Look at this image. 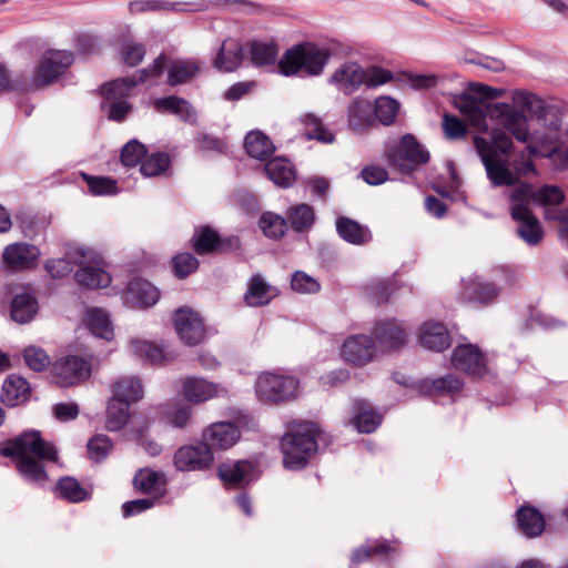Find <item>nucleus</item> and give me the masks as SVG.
Wrapping results in <instances>:
<instances>
[{"label":"nucleus","mask_w":568,"mask_h":568,"mask_svg":"<svg viewBox=\"0 0 568 568\" xmlns=\"http://www.w3.org/2000/svg\"><path fill=\"white\" fill-rule=\"evenodd\" d=\"M3 456L14 457L21 476L29 483L42 485L47 480L43 462H55V447L42 439L37 430H28L0 449Z\"/></svg>","instance_id":"1"},{"label":"nucleus","mask_w":568,"mask_h":568,"mask_svg":"<svg viewBox=\"0 0 568 568\" xmlns=\"http://www.w3.org/2000/svg\"><path fill=\"white\" fill-rule=\"evenodd\" d=\"M164 68V58L158 57L153 64L128 78L116 79L104 84L101 89L103 95L102 109L109 120L121 122L131 112L132 105L128 102L133 88L145 81L155 79Z\"/></svg>","instance_id":"2"},{"label":"nucleus","mask_w":568,"mask_h":568,"mask_svg":"<svg viewBox=\"0 0 568 568\" xmlns=\"http://www.w3.org/2000/svg\"><path fill=\"white\" fill-rule=\"evenodd\" d=\"M317 427L313 423H301L281 442L285 468L297 470L304 468L310 457L317 450Z\"/></svg>","instance_id":"3"},{"label":"nucleus","mask_w":568,"mask_h":568,"mask_svg":"<svg viewBox=\"0 0 568 568\" xmlns=\"http://www.w3.org/2000/svg\"><path fill=\"white\" fill-rule=\"evenodd\" d=\"M328 52L314 43L296 44L288 49L278 62V69L286 77L307 75L314 77L323 72Z\"/></svg>","instance_id":"4"},{"label":"nucleus","mask_w":568,"mask_h":568,"mask_svg":"<svg viewBox=\"0 0 568 568\" xmlns=\"http://www.w3.org/2000/svg\"><path fill=\"white\" fill-rule=\"evenodd\" d=\"M469 93L459 97L456 108L470 125L486 132L488 130L486 119H490V110L494 105V103H488L487 100L500 98L505 90L475 82L469 85Z\"/></svg>","instance_id":"5"},{"label":"nucleus","mask_w":568,"mask_h":568,"mask_svg":"<svg viewBox=\"0 0 568 568\" xmlns=\"http://www.w3.org/2000/svg\"><path fill=\"white\" fill-rule=\"evenodd\" d=\"M384 155L389 166L403 173L413 172L429 161V152L410 133L385 143Z\"/></svg>","instance_id":"6"},{"label":"nucleus","mask_w":568,"mask_h":568,"mask_svg":"<svg viewBox=\"0 0 568 568\" xmlns=\"http://www.w3.org/2000/svg\"><path fill=\"white\" fill-rule=\"evenodd\" d=\"M300 381L283 372L261 373L255 382V394L262 403L278 404L295 399Z\"/></svg>","instance_id":"7"},{"label":"nucleus","mask_w":568,"mask_h":568,"mask_svg":"<svg viewBox=\"0 0 568 568\" xmlns=\"http://www.w3.org/2000/svg\"><path fill=\"white\" fill-rule=\"evenodd\" d=\"M73 62V53L65 50L45 51L34 70L31 78L26 77L27 83L19 87L27 88L28 91L37 90L54 82L62 75Z\"/></svg>","instance_id":"8"},{"label":"nucleus","mask_w":568,"mask_h":568,"mask_svg":"<svg viewBox=\"0 0 568 568\" xmlns=\"http://www.w3.org/2000/svg\"><path fill=\"white\" fill-rule=\"evenodd\" d=\"M474 146L480 156L491 186L511 187L519 182V174L514 171V163L511 164L508 156L494 155L488 149L485 138L475 136Z\"/></svg>","instance_id":"9"},{"label":"nucleus","mask_w":568,"mask_h":568,"mask_svg":"<svg viewBox=\"0 0 568 568\" xmlns=\"http://www.w3.org/2000/svg\"><path fill=\"white\" fill-rule=\"evenodd\" d=\"M179 338L187 346H195L206 337V329L200 314L189 307H180L172 315Z\"/></svg>","instance_id":"10"},{"label":"nucleus","mask_w":568,"mask_h":568,"mask_svg":"<svg viewBox=\"0 0 568 568\" xmlns=\"http://www.w3.org/2000/svg\"><path fill=\"white\" fill-rule=\"evenodd\" d=\"M74 263L80 266L75 273L78 284L88 288L105 287L111 282V276L100 264L93 260L90 251L77 248Z\"/></svg>","instance_id":"11"},{"label":"nucleus","mask_w":568,"mask_h":568,"mask_svg":"<svg viewBox=\"0 0 568 568\" xmlns=\"http://www.w3.org/2000/svg\"><path fill=\"white\" fill-rule=\"evenodd\" d=\"M490 120L497 121L518 142L526 143L529 140V130L525 113L516 110L507 103H494L490 110Z\"/></svg>","instance_id":"12"},{"label":"nucleus","mask_w":568,"mask_h":568,"mask_svg":"<svg viewBox=\"0 0 568 568\" xmlns=\"http://www.w3.org/2000/svg\"><path fill=\"white\" fill-rule=\"evenodd\" d=\"M53 382L61 387H69L88 378L90 364L79 356H65L58 359L51 369Z\"/></svg>","instance_id":"13"},{"label":"nucleus","mask_w":568,"mask_h":568,"mask_svg":"<svg viewBox=\"0 0 568 568\" xmlns=\"http://www.w3.org/2000/svg\"><path fill=\"white\" fill-rule=\"evenodd\" d=\"M213 459V454L204 442L181 447L174 455V464L182 471L205 469L212 465Z\"/></svg>","instance_id":"14"},{"label":"nucleus","mask_w":568,"mask_h":568,"mask_svg":"<svg viewBox=\"0 0 568 568\" xmlns=\"http://www.w3.org/2000/svg\"><path fill=\"white\" fill-rule=\"evenodd\" d=\"M160 298V292L150 282L142 278L132 280L123 294L124 303L132 308H148Z\"/></svg>","instance_id":"15"},{"label":"nucleus","mask_w":568,"mask_h":568,"mask_svg":"<svg viewBox=\"0 0 568 568\" xmlns=\"http://www.w3.org/2000/svg\"><path fill=\"white\" fill-rule=\"evenodd\" d=\"M511 217L518 222L517 233L528 245H537L544 237L542 227L530 209L516 205L510 209Z\"/></svg>","instance_id":"16"},{"label":"nucleus","mask_w":568,"mask_h":568,"mask_svg":"<svg viewBox=\"0 0 568 568\" xmlns=\"http://www.w3.org/2000/svg\"><path fill=\"white\" fill-rule=\"evenodd\" d=\"M452 363L456 369L473 375H481L486 369L484 354L471 344L457 346L453 352Z\"/></svg>","instance_id":"17"},{"label":"nucleus","mask_w":568,"mask_h":568,"mask_svg":"<svg viewBox=\"0 0 568 568\" xmlns=\"http://www.w3.org/2000/svg\"><path fill=\"white\" fill-rule=\"evenodd\" d=\"M40 256V250L28 243H13L3 251L4 264L16 271L31 268Z\"/></svg>","instance_id":"18"},{"label":"nucleus","mask_w":568,"mask_h":568,"mask_svg":"<svg viewBox=\"0 0 568 568\" xmlns=\"http://www.w3.org/2000/svg\"><path fill=\"white\" fill-rule=\"evenodd\" d=\"M193 247L199 254L222 252L239 246L237 237L221 240L217 233L209 226L200 229L193 235Z\"/></svg>","instance_id":"19"},{"label":"nucleus","mask_w":568,"mask_h":568,"mask_svg":"<svg viewBox=\"0 0 568 568\" xmlns=\"http://www.w3.org/2000/svg\"><path fill=\"white\" fill-rule=\"evenodd\" d=\"M240 438L239 428L226 422L214 423L203 432V439L207 447L227 449Z\"/></svg>","instance_id":"20"},{"label":"nucleus","mask_w":568,"mask_h":568,"mask_svg":"<svg viewBox=\"0 0 568 568\" xmlns=\"http://www.w3.org/2000/svg\"><path fill=\"white\" fill-rule=\"evenodd\" d=\"M220 385L201 377H186L182 381L181 393L191 403L200 404L216 397Z\"/></svg>","instance_id":"21"},{"label":"nucleus","mask_w":568,"mask_h":568,"mask_svg":"<svg viewBox=\"0 0 568 568\" xmlns=\"http://www.w3.org/2000/svg\"><path fill=\"white\" fill-rule=\"evenodd\" d=\"M278 295V290L268 284L260 274L252 276L247 283L244 302L252 307L267 305Z\"/></svg>","instance_id":"22"},{"label":"nucleus","mask_w":568,"mask_h":568,"mask_svg":"<svg viewBox=\"0 0 568 568\" xmlns=\"http://www.w3.org/2000/svg\"><path fill=\"white\" fill-rule=\"evenodd\" d=\"M253 468L246 460L225 462L219 466V477L230 487H242L251 481Z\"/></svg>","instance_id":"23"},{"label":"nucleus","mask_w":568,"mask_h":568,"mask_svg":"<svg viewBox=\"0 0 568 568\" xmlns=\"http://www.w3.org/2000/svg\"><path fill=\"white\" fill-rule=\"evenodd\" d=\"M450 335L442 323L426 322L420 327V343L424 347L443 352L450 346Z\"/></svg>","instance_id":"24"},{"label":"nucleus","mask_w":568,"mask_h":568,"mask_svg":"<svg viewBox=\"0 0 568 568\" xmlns=\"http://www.w3.org/2000/svg\"><path fill=\"white\" fill-rule=\"evenodd\" d=\"M243 60L242 44L235 39H226L214 59V67L222 72H232Z\"/></svg>","instance_id":"25"},{"label":"nucleus","mask_w":568,"mask_h":568,"mask_svg":"<svg viewBox=\"0 0 568 568\" xmlns=\"http://www.w3.org/2000/svg\"><path fill=\"white\" fill-rule=\"evenodd\" d=\"M499 291L494 283L471 280L464 284L462 295L468 302L488 305L496 301Z\"/></svg>","instance_id":"26"},{"label":"nucleus","mask_w":568,"mask_h":568,"mask_svg":"<svg viewBox=\"0 0 568 568\" xmlns=\"http://www.w3.org/2000/svg\"><path fill=\"white\" fill-rule=\"evenodd\" d=\"M130 352L151 364H161L175 358V354L151 342L134 338L129 344Z\"/></svg>","instance_id":"27"},{"label":"nucleus","mask_w":568,"mask_h":568,"mask_svg":"<svg viewBox=\"0 0 568 568\" xmlns=\"http://www.w3.org/2000/svg\"><path fill=\"white\" fill-rule=\"evenodd\" d=\"M39 312L36 296L28 291L16 294L11 302V317L19 324L31 322Z\"/></svg>","instance_id":"28"},{"label":"nucleus","mask_w":568,"mask_h":568,"mask_svg":"<svg viewBox=\"0 0 568 568\" xmlns=\"http://www.w3.org/2000/svg\"><path fill=\"white\" fill-rule=\"evenodd\" d=\"M517 523L519 530L528 538H535L545 530V518L542 514L531 506H523L517 513Z\"/></svg>","instance_id":"29"},{"label":"nucleus","mask_w":568,"mask_h":568,"mask_svg":"<svg viewBox=\"0 0 568 568\" xmlns=\"http://www.w3.org/2000/svg\"><path fill=\"white\" fill-rule=\"evenodd\" d=\"M399 103L390 97H379L375 101V119H368L365 123L357 120V131L362 126H373L376 121L383 125H390L395 122V119L399 112Z\"/></svg>","instance_id":"30"},{"label":"nucleus","mask_w":568,"mask_h":568,"mask_svg":"<svg viewBox=\"0 0 568 568\" xmlns=\"http://www.w3.org/2000/svg\"><path fill=\"white\" fill-rule=\"evenodd\" d=\"M160 57L164 58V71L168 68V83L170 85H178L185 83L193 79L200 71V65L196 61L193 60H179L172 62L169 67L166 64V58L161 54ZM163 72H161L154 80H156Z\"/></svg>","instance_id":"31"},{"label":"nucleus","mask_w":568,"mask_h":568,"mask_svg":"<svg viewBox=\"0 0 568 568\" xmlns=\"http://www.w3.org/2000/svg\"><path fill=\"white\" fill-rule=\"evenodd\" d=\"M399 542L397 540H387L384 538L368 541L357 549V561L371 558L386 559L397 554Z\"/></svg>","instance_id":"32"},{"label":"nucleus","mask_w":568,"mask_h":568,"mask_svg":"<svg viewBox=\"0 0 568 568\" xmlns=\"http://www.w3.org/2000/svg\"><path fill=\"white\" fill-rule=\"evenodd\" d=\"M265 172L276 185L288 187L295 181V171L287 159L274 158L265 164Z\"/></svg>","instance_id":"33"},{"label":"nucleus","mask_w":568,"mask_h":568,"mask_svg":"<svg viewBox=\"0 0 568 568\" xmlns=\"http://www.w3.org/2000/svg\"><path fill=\"white\" fill-rule=\"evenodd\" d=\"M375 335L381 346L385 349L400 347L406 342V332L396 321H387L379 324L375 329Z\"/></svg>","instance_id":"34"},{"label":"nucleus","mask_w":568,"mask_h":568,"mask_svg":"<svg viewBox=\"0 0 568 568\" xmlns=\"http://www.w3.org/2000/svg\"><path fill=\"white\" fill-rule=\"evenodd\" d=\"M29 384L20 376L8 377L2 386L1 400L7 406H16L28 399Z\"/></svg>","instance_id":"35"},{"label":"nucleus","mask_w":568,"mask_h":568,"mask_svg":"<svg viewBox=\"0 0 568 568\" xmlns=\"http://www.w3.org/2000/svg\"><path fill=\"white\" fill-rule=\"evenodd\" d=\"M244 146L251 158L260 161L266 160L275 151L273 142L261 131L250 132L245 136Z\"/></svg>","instance_id":"36"},{"label":"nucleus","mask_w":568,"mask_h":568,"mask_svg":"<svg viewBox=\"0 0 568 568\" xmlns=\"http://www.w3.org/2000/svg\"><path fill=\"white\" fill-rule=\"evenodd\" d=\"M153 106L158 112L175 114L183 121H193L195 119V112L190 103L175 95L156 99L153 102Z\"/></svg>","instance_id":"37"},{"label":"nucleus","mask_w":568,"mask_h":568,"mask_svg":"<svg viewBox=\"0 0 568 568\" xmlns=\"http://www.w3.org/2000/svg\"><path fill=\"white\" fill-rule=\"evenodd\" d=\"M383 422V415L371 403L357 400V432L369 434L375 432Z\"/></svg>","instance_id":"38"},{"label":"nucleus","mask_w":568,"mask_h":568,"mask_svg":"<svg viewBox=\"0 0 568 568\" xmlns=\"http://www.w3.org/2000/svg\"><path fill=\"white\" fill-rule=\"evenodd\" d=\"M87 324L93 335L105 341L113 338L114 332L109 315L101 308H91L87 312Z\"/></svg>","instance_id":"39"},{"label":"nucleus","mask_w":568,"mask_h":568,"mask_svg":"<svg viewBox=\"0 0 568 568\" xmlns=\"http://www.w3.org/2000/svg\"><path fill=\"white\" fill-rule=\"evenodd\" d=\"M329 82L338 92L351 95L355 91V63L341 64L332 74Z\"/></svg>","instance_id":"40"},{"label":"nucleus","mask_w":568,"mask_h":568,"mask_svg":"<svg viewBox=\"0 0 568 568\" xmlns=\"http://www.w3.org/2000/svg\"><path fill=\"white\" fill-rule=\"evenodd\" d=\"M129 419V403L113 396L106 409L105 426L109 430L121 429Z\"/></svg>","instance_id":"41"},{"label":"nucleus","mask_w":568,"mask_h":568,"mask_svg":"<svg viewBox=\"0 0 568 568\" xmlns=\"http://www.w3.org/2000/svg\"><path fill=\"white\" fill-rule=\"evenodd\" d=\"M134 486L146 494H162L165 487L164 476L151 469H142L134 476Z\"/></svg>","instance_id":"42"},{"label":"nucleus","mask_w":568,"mask_h":568,"mask_svg":"<svg viewBox=\"0 0 568 568\" xmlns=\"http://www.w3.org/2000/svg\"><path fill=\"white\" fill-rule=\"evenodd\" d=\"M248 53L254 65L273 64L278 54V48L273 42L253 41L248 45Z\"/></svg>","instance_id":"43"},{"label":"nucleus","mask_w":568,"mask_h":568,"mask_svg":"<svg viewBox=\"0 0 568 568\" xmlns=\"http://www.w3.org/2000/svg\"><path fill=\"white\" fill-rule=\"evenodd\" d=\"M392 71L373 65L367 69L357 68V87L364 84L367 88H377L393 81Z\"/></svg>","instance_id":"44"},{"label":"nucleus","mask_w":568,"mask_h":568,"mask_svg":"<svg viewBox=\"0 0 568 568\" xmlns=\"http://www.w3.org/2000/svg\"><path fill=\"white\" fill-rule=\"evenodd\" d=\"M422 388L430 395L455 394L462 390L463 382L453 375L427 379L423 382Z\"/></svg>","instance_id":"45"},{"label":"nucleus","mask_w":568,"mask_h":568,"mask_svg":"<svg viewBox=\"0 0 568 568\" xmlns=\"http://www.w3.org/2000/svg\"><path fill=\"white\" fill-rule=\"evenodd\" d=\"M113 396L126 403L136 402L143 396V387L138 378L122 377L113 385Z\"/></svg>","instance_id":"46"},{"label":"nucleus","mask_w":568,"mask_h":568,"mask_svg":"<svg viewBox=\"0 0 568 568\" xmlns=\"http://www.w3.org/2000/svg\"><path fill=\"white\" fill-rule=\"evenodd\" d=\"M304 124V134L308 140H317L323 143H332L334 140L331 133L314 114H305L302 118Z\"/></svg>","instance_id":"47"},{"label":"nucleus","mask_w":568,"mask_h":568,"mask_svg":"<svg viewBox=\"0 0 568 568\" xmlns=\"http://www.w3.org/2000/svg\"><path fill=\"white\" fill-rule=\"evenodd\" d=\"M288 221L295 231L310 229L315 220L313 209L307 204H300L288 211Z\"/></svg>","instance_id":"48"},{"label":"nucleus","mask_w":568,"mask_h":568,"mask_svg":"<svg viewBox=\"0 0 568 568\" xmlns=\"http://www.w3.org/2000/svg\"><path fill=\"white\" fill-rule=\"evenodd\" d=\"M260 227L267 237L280 239L286 230V221L281 215L266 212L260 217Z\"/></svg>","instance_id":"49"},{"label":"nucleus","mask_w":568,"mask_h":568,"mask_svg":"<svg viewBox=\"0 0 568 568\" xmlns=\"http://www.w3.org/2000/svg\"><path fill=\"white\" fill-rule=\"evenodd\" d=\"M565 201L562 190L556 185H544L534 193V203L541 206H557Z\"/></svg>","instance_id":"50"},{"label":"nucleus","mask_w":568,"mask_h":568,"mask_svg":"<svg viewBox=\"0 0 568 568\" xmlns=\"http://www.w3.org/2000/svg\"><path fill=\"white\" fill-rule=\"evenodd\" d=\"M57 487L61 497L72 503H80L88 497L87 490L81 487L78 480L71 477L60 479Z\"/></svg>","instance_id":"51"},{"label":"nucleus","mask_w":568,"mask_h":568,"mask_svg":"<svg viewBox=\"0 0 568 568\" xmlns=\"http://www.w3.org/2000/svg\"><path fill=\"white\" fill-rule=\"evenodd\" d=\"M486 144L496 156H508L514 148L513 140L504 131L495 129L491 132V140L486 139Z\"/></svg>","instance_id":"52"},{"label":"nucleus","mask_w":568,"mask_h":568,"mask_svg":"<svg viewBox=\"0 0 568 568\" xmlns=\"http://www.w3.org/2000/svg\"><path fill=\"white\" fill-rule=\"evenodd\" d=\"M90 192L93 195H112L118 193L116 181L105 176H91L82 174Z\"/></svg>","instance_id":"53"},{"label":"nucleus","mask_w":568,"mask_h":568,"mask_svg":"<svg viewBox=\"0 0 568 568\" xmlns=\"http://www.w3.org/2000/svg\"><path fill=\"white\" fill-rule=\"evenodd\" d=\"M170 165V156L164 152H156L142 162L140 171L144 176H156Z\"/></svg>","instance_id":"54"},{"label":"nucleus","mask_w":568,"mask_h":568,"mask_svg":"<svg viewBox=\"0 0 568 568\" xmlns=\"http://www.w3.org/2000/svg\"><path fill=\"white\" fill-rule=\"evenodd\" d=\"M75 251L68 253V258H54L48 260L44 264L45 271L50 274L52 278H62L71 273L73 268Z\"/></svg>","instance_id":"55"},{"label":"nucleus","mask_w":568,"mask_h":568,"mask_svg":"<svg viewBox=\"0 0 568 568\" xmlns=\"http://www.w3.org/2000/svg\"><path fill=\"white\" fill-rule=\"evenodd\" d=\"M113 444L109 436L100 434L88 443L89 457L95 462L104 459L112 450Z\"/></svg>","instance_id":"56"},{"label":"nucleus","mask_w":568,"mask_h":568,"mask_svg":"<svg viewBox=\"0 0 568 568\" xmlns=\"http://www.w3.org/2000/svg\"><path fill=\"white\" fill-rule=\"evenodd\" d=\"M514 189L509 192L508 199L510 202V209L515 207L516 205L525 206L526 209L529 207V202H534V193L535 190L531 184L527 182H518L516 185L513 186Z\"/></svg>","instance_id":"57"},{"label":"nucleus","mask_w":568,"mask_h":568,"mask_svg":"<svg viewBox=\"0 0 568 568\" xmlns=\"http://www.w3.org/2000/svg\"><path fill=\"white\" fill-rule=\"evenodd\" d=\"M291 287L300 294H315L321 290L317 280L302 271L292 275Z\"/></svg>","instance_id":"58"},{"label":"nucleus","mask_w":568,"mask_h":568,"mask_svg":"<svg viewBox=\"0 0 568 568\" xmlns=\"http://www.w3.org/2000/svg\"><path fill=\"white\" fill-rule=\"evenodd\" d=\"M23 359L27 366L34 372H42L50 364L48 354L37 346H28L24 348Z\"/></svg>","instance_id":"59"},{"label":"nucleus","mask_w":568,"mask_h":568,"mask_svg":"<svg viewBox=\"0 0 568 568\" xmlns=\"http://www.w3.org/2000/svg\"><path fill=\"white\" fill-rule=\"evenodd\" d=\"M192 408L189 405L169 407L164 416L169 424L178 428L186 427L191 422Z\"/></svg>","instance_id":"60"},{"label":"nucleus","mask_w":568,"mask_h":568,"mask_svg":"<svg viewBox=\"0 0 568 568\" xmlns=\"http://www.w3.org/2000/svg\"><path fill=\"white\" fill-rule=\"evenodd\" d=\"M145 146L136 140L128 142L121 153V161L125 166H135L145 155Z\"/></svg>","instance_id":"61"},{"label":"nucleus","mask_w":568,"mask_h":568,"mask_svg":"<svg viewBox=\"0 0 568 568\" xmlns=\"http://www.w3.org/2000/svg\"><path fill=\"white\" fill-rule=\"evenodd\" d=\"M513 103L519 106L520 112H538L542 105V101L534 93L528 91H515L513 93Z\"/></svg>","instance_id":"62"},{"label":"nucleus","mask_w":568,"mask_h":568,"mask_svg":"<svg viewBox=\"0 0 568 568\" xmlns=\"http://www.w3.org/2000/svg\"><path fill=\"white\" fill-rule=\"evenodd\" d=\"M172 266L175 275L183 278L197 268L199 261L190 253H181L172 258Z\"/></svg>","instance_id":"63"},{"label":"nucleus","mask_w":568,"mask_h":568,"mask_svg":"<svg viewBox=\"0 0 568 568\" xmlns=\"http://www.w3.org/2000/svg\"><path fill=\"white\" fill-rule=\"evenodd\" d=\"M538 119L551 131H558L561 126V114L556 105L544 104L537 112Z\"/></svg>","instance_id":"64"}]
</instances>
